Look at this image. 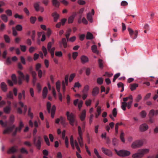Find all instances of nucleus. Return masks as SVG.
<instances>
[{
    "label": "nucleus",
    "instance_id": "7",
    "mask_svg": "<svg viewBox=\"0 0 158 158\" xmlns=\"http://www.w3.org/2000/svg\"><path fill=\"white\" fill-rule=\"evenodd\" d=\"M127 30L129 32L130 37L133 39H136L138 36V31L137 30H133L131 28L128 27Z\"/></svg>",
    "mask_w": 158,
    "mask_h": 158
},
{
    "label": "nucleus",
    "instance_id": "39",
    "mask_svg": "<svg viewBox=\"0 0 158 158\" xmlns=\"http://www.w3.org/2000/svg\"><path fill=\"white\" fill-rule=\"evenodd\" d=\"M39 2H37L35 3L34 4V7L36 11H38L40 10V7Z\"/></svg>",
    "mask_w": 158,
    "mask_h": 158
},
{
    "label": "nucleus",
    "instance_id": "61",
    "mask_svg": "<svg viewBox=\"0 0 158 158\" xmlns=\"http://www.w3.org/2000/svg\"><path fill=\"white\" fill-rule=\"evenodd\" d=\"M112 114L114 117H116L117 114V110L116 108H114L112 111Z\"/></svg>",
    "mask_w": 158,
    "mask_h": 158
},
{
    "label": "nucleus",
    "instance_id": "50",
    "mask_svg": "<svg viewBox=\"0 0 158 158\" xmlns=\"http://www.w3.org/2000/svg\"><path fill=\"white\" fill-rule=\"evenodd\" d=\"M55 55L57 57H60L62 56L63 54L61 51H56L55 52Z\"/></svg>",
    "mask_w": 158,
    "mask_h": 158
},
{
    "label": "nucleus",
    "instance_id": "27",
    "mask_svg": "<svg viewBox=\"0 0 158 158\" xmlns=\"http://www.w3.org/2000/svg\"><path fill=\"white\" fill-rule=\"evenodd\" d=\"M48 93V89L47 87H45L43 91L42 96L43 98H46Z\"/></svg>",
    "mask_w": 158,
    "mask_h": 158
},
{
    "label": "nucleus",
    "instance_id": "13",
    "mask_svg": "<svg viewBox=\"0 0 158 158\" xmlns=\"http://www.w3.org/2000/svg\"><path fill=\"white\" fill-rule=\"evenodd\" d=\"M15 125H13L11 127H7L3 131L4 134H9L11 132L13 129L15 127Z\"/></svg>",
    "mask_w": 158,
    "mask_h": 158
},
{
    "label": "nucleus",
    "instance_id": "43",
    "mask_svg": "<svg viewBox=\"0 0 158 158\" xmlns=\"http://www.w3.org/2000/svg\"><path fill=\"white\" fill-rule=\"evenodd\" d=\"M127 103L126 102H122L121 106L122 109L123 110H126V107L127 106Z\"/></svg>",
    "mask_w": 158,
    "mask_h": 158
},
{
    "label": "nucleus",
    "instance_id": "62",
    "mask_svg": "<svg viewBox=\"0 0 158 158\" xmlns=\"http://www.w3.org/2000/svg\"><path fill=\"white\" fill-rule=\"evenodd\" d=\"M76 39V37L75 36H73L69 39H68V40H67V41H70L71 42H73Z\"/></svg>",
    "mask_w": 158,
    "mask_h": 158
},
{
    "label": "nucleus",
    "instance_id": "10",
    "mask_svg": "<svg viewBox=\"0 0 158 158\" xmlns=\"http://www.w3.org/2000/svg\"><path fill=\"white\" fill-rule=\"evenodd\" d=\"M69 79V76L66 75L65 77L64 81L62 82V87L63 93L65 91V85H67L68 84V80Z\"/></svg>",
    "mask_w": 158,
    "mask_h": 158
},
{
    "label": "nucleus",
    "instance_id": "48",
    "mask_svg": "<svg viewBox=\"0 0 158 158\" xmlns=\"http://www.w3.org/2000/svg\"><path fill=\"white\" fill-rule=\"evenodd\" d=\"M94 153L98 157V158H102L101 156L99 154L96 148H94Z\"/></svg>",
    "mask_w": 158,
    "mask_h": 158
},
{
    "label": "nucleus",
    "instance_id": "34",
    "mask_svg": "<svg viewBox=\"0 0 158 158\" xmlns=\"http://www.w3.org/2000/svg\"><path fill=\"white\" fill-rule=\"evenodd\" d=\"M53 5L56 7H58L60 5V2L58 0H52Z\"/></svg>",
    "mask_w": 158,
    "mask_h": 158
},
{
    "label": "nucleus",
    "instance_id": "17",
    "mask_svg": "<svg viewBox=\"0 0 158 158\" xmlns=\"http://www.w3.org/2000/svg\"><path fill=\"white\" fill-rule=\"evenodd\" d=\"M143 156L139 150H138V152L133 154L132 157L133 158H141Z\"/></svg>",
    "mask_w": 158,
    "mask_h": 158
},
{
    "label": "nucleus",
    "instance_id": "24",
    "mask_svg": "<svg viewBox=\"0 0 158 158\" xmlns=\"http://www.w3.org/2000/svg\"><path fill=\"white\" fill-rule=\"evenodd\" d=\"M82 62L83 63H85L89 61L88 57L85 56H82L81 58Z\"/></svg>",
    "mask_w": 158,
    "mask_h": 158
},
{
    "label": "nucleus",
    "instance_id": "11",
    "mask_svg": "<svg viewBox=\"0 0 158 158\" xmlns=\"http://www.w3.org/2000/svg\"><path fill=\"white\" fill-rule=\"evenodd\" d=\"M94 14V9H92L91 11V13H88L87 14V18L88 20L91 23L93 22L92 16Z\"/></svg>",
    "mask_w": 158,
    "mask_h": 158
},
{
    "label": "nucleus",
    "instance_id": "5",
    "mask_svg": "<svg viewBox=\"0 0 158 158\" xmlns=\"http://www.w3.org/2000/svg\"><path fill=\"white\" fill-rule=\"evenodd\" d=\"M70 143L71 147L73 149H74L75 147L76 149L79 152H81V151L77 141L76 140L74 141L73 137L72 136H71L70 138Z\"/></svg>",
    "mask_w": 158,
    "mask_h": 158
},
{
    "label": "nucleus",
    "instance_id": "46",
    "mask_svg": "<svg viewBox=\"0 0 158 158\" xmlns=\"http://www.w3.org/2000/svg\"><path fill=\"white\" fill-rule=\"evenodd\" d=\"M103 79L102 77H99L97 79V82L98 84H102L103 83Z\"/></svg>",
    "mask_w": 158,
    "mask_h": 158
},
{
    "label": "nucleus",
    "instance_id": "60",
    "mask_svg": "<svg viewBox=\"0 0 158 158\" xmlns=\"http://www.w3.org/2000/svg\"><path fill=\"white\" fill-rule=\"evenodd\" d=\"M112 142L114 145H116L118 143V140L116 138H114L113 139Z\"/></svg>",
    "mask_w": 158,
    "mask_h": 158
},
{
    "label": "nucleus",
    "instance_id": "22",
    "mask_svg": "<svg viewBox=\"0 0 158 158\" xmlns=\"http://www.w3.org/2000/svg\"><path fill=\"white\" fill-rule=\"evenodd\" d=\"M59 44L61 45L62 44L63 45L64 47L66 48L67 47V41L66 39L64 38H63L62 39L61 42H60Z\"/></svg>",
    "mask_w": 158,
    "mask_h": 158
},
{
    "label": "nucleus",
    "instance_id": "41",
    "mask_svg": "<svg viewBox=\"0 0 158 158\" xmlns=\"http://www.w3.org/2000/svg\"><path fill=\"white\" fill-rule=\"evenodd\" d=\"M11 78L13 83L15 84H16L17 81L15 75L14 74H13L11 76Z\"/></svg>",
    "mask_w": 158,
    "mask_h": 158
},
{
    "label": "nucleus",
    "instance_id": "1",
    "mask_svg": "<svg viewBox=\"0 0 158 158\" xmlns=\"http://www.w3.org/2000/svg\"><path fill=\"white\" fill-rule=\"evenodd\" d=\"M78 132L79 136L77 137L78 143L81 147L84 146V142L82 137L83 132L80 126L78 127Z\"/></svg>",
    "mask_w": 158,
    "mask_h": 158
},
{
    "label": "nucleus",
    "instance_id": "23",
    "mask_svg": "<svg viewBox=\"0 0 158 158\" xmlns=\"http://www.w3.org/2000/svg\"><path fill=\"white\" fill-rule=\"evenodd\" d=\"M140 152H141V154L143 155V156L144 155L148 153L149 152V149L148 148H143L139 149Z\"/></svg>",
    "mask_w": 158,
    "mask_h": 158
},
{
    "label": "nucleus",
    "instance_id": "12",
    "mask_svg": "<svg viewBox=\"0 0 158 158\" xmlns=\"http://www.w3.org/2000/svg\"><path fill=\"white\" fill-rule=\"evenodd\" d=\"M23 126V123L22 121H21L19 123V127L16 128L15 131L13 133V135H15L17 132H20Z\"/></svg>",
    "mask_w": 158,
    "mask_h": 158
},
{
    "label": "nucleus",
    "instance_id": "18",
    "mask_svg": "<svg viewBox=\"0 0 158 158\" xmlns=\"http://www.w3.org/2000/svg\"><path fill=\"white\" fill-rule=\"evenodd\" d=\"M18 147L15 146H14L10 148L8 151L7 153L8 154L13 153L16 152L17 151Z\"/></svg>",
    "mask_w": 158,
    "mask_h": 158
},
{
    "label": "nucleus",
    "instance_id": "21",
    "mask_svg": "<svg viewBox=\"0 0 158 158\" xmlns=\"http://www.w3.org/2000/svg\"><path fill=\"white\" fill-rule=\"evenodd\" d=\"M99 88L98 87L94 88L92 91V95L94 96L97 95L99 93Z\"/></svg>",
    "mask_w": 158,
    "mask_h": 158
},
{
    "label": "nucleus",
    "instance_id": "55",
    "mask_svg": "<svg viewBox=\"0 0 158 158\" xmlns=\"http://www.w3.org/2000/svg\"><path fill=\"white\" fill-rule=\"evenodd\" d=\"M36 20V19L35 17H31L30 18V21L32 23H34Z\"/></svg>",
    "mask_w": 158,
    "mask_h": 158
},
{
    "label": "nucleus",
    "instance_id": "2",
    "mask_svg": "<svg viewBox=\"0 0 158 158\" xmlns=\"http://www.w3.org/2000/svg\"><path fill=\"white\" fill-rule=\"evenodd\" d=\"M51 104L49 102H48L47 104V109L49 113H51V116L52 118H54L55 113L56 107L55 105L52 106L51 110Z\"/></svg>",
    "mask_w": 158,
    "mask_h": 158
},
{
    "label": "nucleus",
    "instance_id": "57",
    "mask_svg": "<svg viewBox=\"0 0 158 158\" xmlns=\"http://www.w3.org/2000/svg\"><path fill=\"white\" fill-rule=\"evenodd\" d=\"M5 24L2 23L1 24L0 27V30L1 31H3L5 29Z\"/></svg>",
    "mask_w": 158,
    "mask_h": 158
},
{
    "label": "nucleus",
    "instance_id": "52",
    "mask_svg": "<svg viewBox=\"0 0 158 158\" xmlns=\"http://www.w3.org/2000/svg\"><path fill=\"white\" fill-rule=\"evenodd\" d=\"M61 123L64 126H65L67 125V123H66L65 120L62 117L61 118Z\"/></svg>",
    "mask_w": 158,
    "mask_h": 158
},
{
    "label": "nucleus",
    "instance_id": "14",
    "mask_svg": "<svg viewBox=\"0 0 158 158\" xmlns=\"http://www.w3.org/2000/svg\"><path fill=\"white\" fill-rule=\"evenodd\" d=\"M102 150L103 153L106 155L109 156H112V152L110 150L103 147L102 148Z\"/></svg>",
    "mask_w": 158,
    "mask_h": 158
},
{
    "label": "nucleus",
    "instance_id": "35",
    "mask_svg": "<svg viewBox=\"0 0 158 158\" xmlns=\"http://www.w3.org/2000/svg\"><path fill=\"white\" fill-rule=\"evenodd\" d=\"M89 89V86L88 85H85L82 90L83 93H87Z\"/></svg>",
    "mask_w": 158,
    "mask_h": 158
},
{
    "label": "nucleus",
    "instance_id": "64",
    "mask_svg": "<svg viewBox=\"0 0 158 158\" xmlns=\"http://www.w3.org/2000/svg\"><path fill=\"white\" fill-rule=\"evenodd\" d=\"M7 97L8 98L10 99H13V95L11 92H10L7 95Z\"/></svg>",
    "mask_w": 158,
    "mask_h": 158
},
{
    "label": "nucleus",
    "instance_id": "9",
    "mask_svg": "<svg viewBox=\"0 0 158 158\" xmlns=\"http://www.w3.org/2000/svg\"><path fill=\"white\" fill-rule=\"evenodd\" d=\"M41 139L40 136L35 137L34 139V143L38 149H40V148Z\"/></svg>",
    "mask_w": 158,
    "mask_h": 158
},
{
    "label": "nucleus",
    "instance_id": "20",
    "mask_svg": "<svg viewBox=\"0 0 158 158\" xmlns=\"http://www.w3.org/2000/svg\"><path fill=\"white\" fill-rule=\"evenodd\" d=\"M86 111L85 110H83L80 115V118L81 121H83L85 118L86 117Z\"/></svg>",
    "mask_w": 158,
    "mask_h": 158
},
{
    "label": "nucleus",
    "instance_id": "44",
    "mask_svg": "<svg viewBox=\"0 0 158 158\" xmlns=\"http://www.w3.org/2000/svg\"><path fill=\"white\" fill-rule=\"evenodd\" d=\"M71 32V30L70 29H69L67 30L66 34L65 35L67 40H68L70 36V33Z\"/></svg>",
    "mask_w": 158,
    "mask_h": 158
},
{
    "label": "nucleus",
    "instance_id": "36",
    "mask_svg": "<svg viewBox=\"0 0 158 158\" xmlns=\"http://www.w3.org/2000/svg\"><path fill=\"white\" fill-rule=\"evenodd\" d=\"M138 86V85L137 84H133L131 85L130 89L131 91L135 90Z\"/></svg>",
    "mask_w": 158,
    "mask_h": 158
},
{
    "label": "nucleus",
    "instance_id": "19",
    "mask_svg": "<svg viewBox=\"0 0 158 158\" xmlns=\"http://www.w3.org/2000/svg\"><path fill=\"white\" fill-rule=\"evenodd\" d=\"M76 13H74L69 17L68 19V23H71L73 22L74 19L76 16Z\"/></svg>",
    "mask_w": 158,
    "mask_h": 158
},
{
    "label": "nucleus",
    "instance_id": "30",
    "mask_svg": "<svg viewBox=\"0 0 158 158\" xmlns=\"http://www.w3.org/2000/svg\"><path fill=\"white\" fill-rule=\"evenodd\" d=\"M56 89L58 93L60 92V82L59 81H57L56 84Z\"/></svg>",
    "mask_w": 158,
    "mask_h": 158
},
{
    "label": "nucleus",
    "instance_id": "29",
    "mask_svg": "<svg viewBox=\"0 0 158 158\" xmlns=\"http://www.w3.org/2000/svg\"><path fill=\"white\" fill-rule=\"evenodd\" d=\"M81 86V85L80 83H79V82H77L75 83L74 85V87L72 88V89L75 91L76 92V91L75 89V88H79Z\"/></svg>",
    "mask_w": 158,
    "mask_h": 158
},
{
    "label": "nucleus",
    "instance_id": "47",
    "mask_svg": "<svg viewBox=\"0 0 158 158\" xmlns=\"http://www.w3.org/2000/svg\"><path fill=\"white\" fill-rule=\"evenodd\" d=\"M124 134L123 132H121L120 135V138L121 141L124 143L125 142V140L124 138Z\"/></svg>",
    "mask_w": 158,
    "mask_h": 158
},
{
    "label": "nucleus",
    "instance_id": "33",
    "mask_svg": "<svg viewBox=\"0 0 158 158\" xmlns=\"http://www.w3.org/2000/svg\"><path fill=\"white\" fill-rule=\"evenodd\" d=\"M93 35L90 32H88L86 34V38L87 40H92L93 39Z\"/></svg>",
    "mask_w": 158,
    "mask_h": 158
},
{
    "label": "nucleus",
    "instance_id": "26",
    "mask_svg": "<svg viewBox=\"0 0 158 158\" xmlns=\"http://www.w3.org/2000/svg\"><path fill=\"white\" fill-rule=\"evenodd\" d=\"M22 97H23L24 99L25 98V93L24 90H23L22 93H19V94L18 98L19 100H21Z\"/></svg>",
    "mask_w": 158,
    "mask_h": 158
},
{
    "label": "nucleus",
    "instance_id": "53",
    "mask_svg": "<svg viewBox=\"0 0 158 158\" xmlns=\"http://www.w3.org/2000/svg\"><path fill=\"white\" fill-rule=\"evenodd\" d=\"M4 38L5 41L7 43H9L10 42V39L9 37L7 35H4Z\"/></svg>",
    "mask_w": 158,
    "mask_h": 158
},
{
    "label": "nucleus",
    "instance_id": "45",
    "mask_svg": "<svg viewBox=\"0 0 158 158\" xmlns=\"http://www.w3.org/2000/svg\"><path fill=\"white\" fill-rule=\"evenodd\" d=\"M98 64L99 67L101 68H103V60L101 59L98 60Z\"/></svg>",
    "mask_w": 158,
    "mask_h": 158
},
{
    "label": "nucleus",
    "instance_id": "63",
    "mask_svg": "<svg viewBox=\"0 0 158 158\" xmlns=\"http://www.w3.org/2000/svg\"><path fill=\"white\" fill-rule=\"evenodd\" d=\"M6 13L8 16H11L12 15V12L11 10H8L6 11Z\"/></svg>",
    "mask_w": 158,
    "mask_h": 158
},
{
    "label": "nucleus",
    "instance_id": "54",
    "mask_svg": "<svg viewBox=\"0 0 158 158\" xmlns=\"http://www.w3.org/2000/svg\"><path fill=\"white\" fill-rule=\"evenodd\" d=\"M31 73L33 76L34 80L35 81H36V72L35 71H32L31 72Z\"/></svg>",
    "mask_w": 158,
    "mask_h": 158
},
{
    "label": "nucleus",
    "instance_id": "59",
    "mask_svg": "<svg viewBox=\"0 0 158 158\" xmlns=\"http://www.w3.org/2000/svg\"><path fill=\"white\" fill-rule=\"evenodd\" d=\"M140 114L142 118H144L146 116L147 114L145 111L143 110L140 113Z\"/></svg>",
    "mask_w": 158,
    "mask_h": 158
},
{
    "label": "nucleus",
    "instance_id": "38",
    "mask_svg": "<svg viewBox=\"0 0 158 158\" xmlns=\"http://www.w3.org/2000/svg\"><path fill=\"white\" fill-rule=\"evenodd\" d=\"M4 112L7 114H8L9 113L10 110V106H6V107H5L4 109Z\"/></svg>",
    "mask_w": 158,
    "mask_h": 158
},
{
    "label": "nucleus",
    "instance_id": "15",
    "mask_svg": "<svg viewBox=\"0 0 158 158\" xmlns=\"http://www.w3.org/2000/svg\"><path fill=\"white\" fill-rule=\"evenodd\" d=\"M96 108V113L95 114V117L96 118H98V116L101 115L102 110L100 106H98L97 108Z\"/></svg>",
    "mask_w": 158,
    "mask_h": 158
},
{
    "label": "nucleus",
    "instance_id": "42",
    "mask_svg": "<svg viewBox=\"0 0 158 158\" xmlns=\"http://www.w3.org/2000/svg\"><path fill=\"white\" fill-rule=\"evenodd\" d=\"M42 50L44 53V56H46L48 54V52L46 48L44 46H43L42 48Z\"/></svg>",
    "mask_w": 158,
    "mask_h": 158
},
{
    "label": "nucleus",
    "instance_id": "25",
    "mask_svg": "<svg viewBox=\"0 0 158 158\" xmlns=\"http://www.w3.org/2000/svg\"><path fill=\"white\" fill-rule=\"evenodd\" d=\"M52 16L54 18V21L56 22L57 21L60 15L56 12H55L52 14Z\"/></svg>",
    "mask_w": 158,
    "mask_h": 158
},
{
    "label": "nucleus",
    "instance_id": "49",
    "mask_svg": "<svg viewBox=\"0 0 158 158\" xmlns=\"http://www.w3.org/2000/svg\"><path fill=\"white\" fill-rule=\"evenodd\" d=\"M0 124L3 127H6L7 125V122L5 121V122H3L2 120H0Z\"/></svg>",
    "mask_w": 158,
    "mask_h": 158
},
{
    "label": "nucleus",
    "instance_id": "6",
    "mask_svg": "<svg viewBox=\"0 0 158 158\" xmlns=\"http://www.w3.org/2000/svg\"><path fill=\"white\" fill-rule=\"evenodd\" d=\"M66 115L69 121L70 124L73 126L74 123L76 121L74 114L73 113H70L69 112L67 111L66 112Z\"/></svg>",
    "mask_w": 158,
    "mask_h": 158
},
{
    "label": "nucleus",
    "instance_id": "58",
    "mask_svg": "<svg viewBox=\"0 0 158 158\" xmlns=\"http://www.w3.org/2000/svg\"><path fill=\"white\" fill-rule=\"evenodd\" d=\"M75 75L74 73L70 75V77L69 78V81L71 82L72 81L73 79L75 77Z\"/></svg>",
    "mask_w": 158,
    "mask_h": 158
},
{
    "label": "nucleus",
    "instance_id": "32",
    "mask_svg": "<svg viewBox=\"0 0 158 158\" xmlns=\"http://www.w3.org/2000/svg\"><path fill=\"white\" fill-rule=\"evenodd\" d=\"M2 19L5 22H7L8 20L7 16L3 14L1 15Z\"/></svg>",
    "mask_w": 158,
    "mask_h": 158
},
{
    "label": "nucleus",
    "instance_id": "37",
    "mask_svg": "<svg viewBox=\"0 0 158 158\" xmlns=\"http://www.w3.org/2000/svg\"><path fill=\"white\" fill-rule=\"evenodd\" d=\"M54 43V39H52V41L49 42L48 44L47 45V48L48 49H50V48H51L52 46V45Z\"/></svg>",
    "mask_w": 158,
    "mask_h": 158
},
{
    "label": "nucleus",
    "instance_id": "3",
    "mask_svg": "<svg viewBox=\"0 0 158 158\" xmlns=\"http://www.w3.org/2000/svg\"><path fill=\"white\" fill-rule=\"evenodd\" d=\"M115 151L118 155L122 157L128 156L131 154L130 151L125 150H121L119 151H118L116 149H115Z\"/></svg>",
    "mask_w": 158,
    "mask_h": 158
},
{
    "label": "nucleus",
    "instance_id": "51",
    "mask_svg": "<svg viewBox=\"0 0 158 158\" xmlns=\"http://www.w3.org/2000/svg\"><path fill=\"white\" fill-rule=\"evenodd\" d=\"M16 29L18 31H20L22 30L23 27L20 25H17L16 26Z\"/></svg>",
    "mask_w": 158,
    "mask_h": 158
},
{
    "label": "nucleus",
    "instance_id": "56",
    "mask_svg": "<svg viewBox=\"0 0 158 158\" xmlns=\"http://www.w3.org/2000/svg\"><path fill=\"white\" fill-rule=\"evenodd\" d=\"M31 108H29L28 109V115L29 116H30L31 119H32L33 118V114L31 112Z\"/></svg>",
    "mask_w": 158,
    "mask_h": 158
},
{
    "label": "nucleus",
    "instance_id": "28",
    "mask_svg": "<svg viewBox=\"0 0 158 158\" xmlns=\"http://www.w3.org/2000/svg\"><path fill=\"white\" fill-rule=\"evenodd\" d=\"M91 50L93 52L98 54L99 52L97 50V46L95 45H92L91 47Z\"/></svg>",
    "mask_w": 158,
    "mask_h": 158
},
{
    "label": "nucleus",
    "instance_id": "8",
    "mask_svg": "<svg viewBox=\"0 0 158 158\" xmlns=\"http://www.w3.org/2000/svg\"><path fill=\"white\" fill-rule=\"evenodd\" d=\"M143 144V141L141 140H138L134 141L131 145L133 148H136L141 147Z\"/></svg>",
    "mask_w": 158,
    "mask_h": 158
},
{
    "label": "nucleus",
    "instance_id": "40",
    "mask_svg": "<svg viewBox=\"0 0 158 158\" xmlns=\"http://www.w3.org/2000/svg\"><path fill=\"white\" fill-rule=\"evenodd\" d=\"M44 137L46 144L48 145L49 146L50 145V142L48 137L46 135H45L44 136Z\"/></svg>",
    "mask_w": 158,
    "mask_h": 158
},
{
    "label": "nucleus",
    "instance_id": "4",
    "mask_svg": "<svg viewBox=\"0 0 158 158\" xmlns=\"http://www.w3.org/2000/svg\"><path fill=\"white\" fill-rule=\"evenodd\" d=\"M18 73L19 74L18 83L19 84H21L22 83V80H25L27 82H28L29 81V76L28 74L26 75L25 77L23 73L21 71H18Z\"/></svg>",
    "mask_w": 158,
    "mask_h": 158
},
{
    "label": "nucleus",
    "instance_id": "16",
    "mask_svg": "<svg viewBox=\"0 0 158 158\" xmlns=\"http://www.w3.org/2000/svg\"><path fill=\"white\" fill-rule=\"evenodd\" d=\"M148 128V125L145 123L143 124L139 127L140 131L141 132H144L147 130Z\"/></svg>",
    "mask_w": 158,
    "mask_h": 158
},
{
    "label": "nucleus",
    "instance_id": "31",
    "mask_svg": "<svg viewBox=\"0 0 158 158\" xmlns=\"http://www.w3.org/2000/svg\"><path fill=\"white\" fill-rule=\"evenodd\" d=\"M1 88L4 92H6L7 90V86L6 85L4 82H2L1 84Z\"/></svg>",
    "mask_w": 158,
    "mask_h": 158
}]
</instances>
